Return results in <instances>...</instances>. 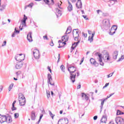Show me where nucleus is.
<instances>
[{
  "mask_svg": "<svg viewBox=\"0 0 124 124\" xmlns=\"http://www.w3.org/2000/svg\"><path fill=\"white\" fill-rule=\"evenodd\" d=\"M6 45V41H5L3 43V44L2 45V47H3V46H5Z\"/></svg>",
  "mask_w": 124,
  "mask_h": 124,
  "instance_id": "59",
  "label": "nucleus"
},
{
  "mask_svg": "<svg viewBox=\"0 0 124 124\" xmlns=\"http://www.w3.org/2000/svg\"><path fill=\"white\" fill-rule=\"evenodd\" d=\"M56 15L57 17V18H59V17H61V16L62 15V10H60L58 8L56 9Z\"/></svg>",
  "mask_w": 124,
  "mask_h": 124,
  "instance_id": "14",
  "label": "nucleus"
},
{
  "mask_svg": "<svg viewBox=\"0 0 124 124\" xmlns=\"http://www.w3.org/2000/svg\"><path fill=\"white\" fill-rule=\"evenodd\" d=\"M48 112H49V115H50V117H51L52 120H54V117H55V115L53 114V113H52V112H51V111H50V110H49Z\"/></svg>",
  "mask_w": 124,
  "mask_h": 124,
  "instance_id": "34",
  "label": "nucleus"
},
{
  "mask_svg": "<svg viewBox=\"0 0 124 124\" xmlns=\"http://www.w3.org/2000/svg\"><path fill=\"white\" fill-rule=\"evenodd\" d=\"M107 121V118H106V116L103 115L102 117V119H101V123H106Z\"/></svg>",
  "mask_w": 124,
  "mask_h": 124,
  "instance_id": "25",
  "label": "nucleus"
},
{
  "mask_svg": "<svg viewBox=\"0 0 124 124\" xmlns=\"http://www.w3.org/2000/svg\"><path fill=\"white\" fill-rule=\"evenodd\" d=\"M112 31H117V29H118V27L116 25H113L111 28Z\"/></svg>",
  "mask_w": 124,
  "mask_h": 124,
  "instance_id": "30",
  "label": "nucleus"
},
{
  "mask_svg": "<svg viewBox=\"0 0 124 124\" xmlns=\"http://www.w3.org/2000/svg\"><path fill=\"white\" fill-rule=\"evenodd\" d=\"M76 5L78 8H82V1H81V0H78Z\"/></svg>",
  "mask_w": 124,
  "mask_h": 124,
  "instance_id": "19",
  "label": "nucleus"
},
{
  "mask_svg": "<svg viewBox=\"0 0 124 124\" xmlns=\"http://www.w3.org/2000/svg\"><path fill=\"white\" fill-rule=\"evenodd\" d=\"M114 94H115V93H110L109 95L107 96L106 99H108V98H109V97H111V96H112V95H114Z\"/></svg>",
  "mask_w": 124,
  "mask_h": 124,
  "instance_id": "39",
  "label": "nucleus"
},
{
  "mask_svg": "<svg viewBox=\"0 0 124 124\" xmlns=\"http://www.w3.org/2000/svg\"><path fill=\"white\" fill-rule=\"evenodd\" d=\"M46 95H47V98H49V97H50V92L46 91Z\"/></svg>",
  "mask_w": 124,
  "mask_h": 124,
  "instance_id": "46",
  "label": "nucleus"
},
{
  "mask_svg": "<svg viewBox=\"0 0 124 124\" xmlns=\"http://www.w3.org/2000/svg\"><path fill=\"white\" fill-rule=\"evenodd\" d=\"M3 89V86L2 85H1L0 87V93L2 91Z\"/></svg>",
  "mask_w": 124,
  "mask_h": 124,
  "instance_id": "57",
  "label": "nucleus"
},
{
  "mask_svg": "<svg viewBox=\"0 0 124 124\" xmlns=\"http://www.w3.org/2000/svg\"><path fill=\"white\" fill-rule=\"evenodd\" d=\"M68 70L70 74V79L72 83H74L75 82V78H76V73H75L76 71V68L74 66H70L68 68Z\"/></svg>",
  "mask_w": 124,
  "mask_h": 124,
  "instance_id": "1",
  "label": "nucleus"
},
{
  "mask_svg": "<svg viewBox=\"0 0 124 124\" xmlns=\"http://www.w3.org/2000/svg\"><path fill=\"white\" fill-rule=\"evenodd\" d=\"M23 66V62L17 61L15 65V68L16 69H20Z\"/></svg>",
  "mask_w": 124,
  "mask_h": 124,
  "instance_id": "10",
  "label": "nucleus"
},
{
  "mask_svg": "<svg viewBox=\"0 0 124 124\" xmlns=\"http://www.w3.org/2000/svg\"><path fill=\"white\" fill-rule=\"evenodd\" d=\"M6 121V115H1V114H0V124H3V123H5Z\"/></svg>",
  "mask_w": 124,
  "mask_h": 124,
  "instance_id": "11",
  "label": "nucleus"
},
{
  "mask_svg": "<svg viewBox=\"0 0 124 124\" xmlns=\"http://www.w3.org/2000/svg\"><path fill=\"white\" fill-rule=\"evenodd\" d=\"M115 122L117 124H124V118L118 117L115 118Z\"/></svg>",
  "mask_w": 124,
  "mask_h": 124,
  "instance_id": "8",
  "label": "nucleus"
},
{
  "mask_svg": "<svg viewBox=\"0 0 124 124\" xmlns=\"http://www.w3.org/2000/svg\"><path fill=\"white\" fill-rule=\"evenodd\" d=\"M42 117H43V114H41L40 116V118L39 119V121H38V124H39V123H40V121H41V119H42Z\"/></svg>",
  "mask_w": 124,
  "mask_h": 124,
  "instance_id": "43",
  "label": "nucleus"
},
{
  "mask_svg": "<svg viewBox=\"0 0 124 124\" xmlns=\"http://www.w3.org/2000/svg\"><path fill=\"white\" fill-rule=\"evenodd\" d=\"M118 55H119V52L118 51H114L112 54V59H113V60H117Z\"/></svg>",
  "mask_w": 124,
  "mask_h": 124,
  "instance_id": "18",
  "label": "nucleus"
},
{
  "mask_svg": "<svg viewBox=\"0 0 124 124\" xmlns=\"http://www.w3.org/2000/svg\"><path fill=\"white\" fill-rule=\"evenodd\" d=\"M90 61L92 64H93L95 62V60L93 58H91Z\"/></svg>",
  "mask_w": 124,
  "mask_h": 124,
  "instance_id": "35",
  "label": "nucleus"
},
{
  "mask_svg": "<svg viewBox=\"0 0 124 124\" xmlns=\"http://www.w3.org/2000/svg\"><path fill=\"white\" fill-rule=\"evenodd\" d=\"M28 7H31H31H32L33 6V3L31 2V3L29 4L28 5Z\"/></svg>",
  "mask_w": 124,
  "mask_h": 124,
  "instance_id": "48",
  "label": "nucleus"
},
{
  "mask_svg": "<svg viewBox=\"0 0 124 124\" xmlns=\"http://www.w3.org/2000/svg\"><path fill=\"white\" fill-rule=\"evenodd\" d=\"M31 32H29V34L27 35V38L29 42H32V37H31Z\"/></svg>",
  "mask_w": 124,
  "mask_h": 124,
  "instance_id": "17",
  "label": "nucleus"
},
{
  "mask_svg": "<svg viewBox=\"0 0 124 124\" xmlns=\"http://www.w3.org/2000/svg\"><path fill=\"white\" fill-rule=\"evenodd\" d=\"M103 59H104L105 62L110 60L109 53L108 52H106V53L103 56Z\"/></svg>",
  "mask_w": 124,
  "mask_h": 124,
  "instance_id": "12",
  "label": "nucleus"
},
{
  "mask_svg": "<svg viewBox=\"0 0 124 124\" xmlns=\"http://www.w3.org/2000/svg\"><path fill=\"white\" fill-rule=\"evenodd\" d=\"M102 23L103 27L105 30H108L110 28V22L108 19H104Z\"/></svg>",
  "mask_w": 124,
  "mask_h": 124,
  "instance_id": "4",
  "label": "nucleus"
},
{
  "mask_svg": "<svg viewBox=\"0 0 124 124\" xmlns=\"http://www.w3.org/2000/svg\"><path fill=\"white\" fill-rule=\"evenodd\" d=\"M104 102H105V99H104L101 103V111H102L103 108V105H104Z\"/></svg>",
  "mask_w": 124,
  "mask_h": 124,
  "instance_id": "31",
  "label": "nucleus"
},
{
  "mask_svg": "<svg viewBox=\"0 0 124 124\" xmlns=\"http://www.w3.org/2000/svg\"><path fill=\"white\" fill-rule=\"evenodd\" d=\"M93 119L94 121H96V120H97V116H94Z\"/></svg>",
  "mask_w": 124,
  "mask_h": 124,
  "instance_id": "58",
  "label": "nucleus"
},
{
  "mask_svg": "<svg viewBox=\"0 0 124 124\" xmlns=\"http://www.w3.org/2000/svg\"><path fill=\"white\" fill-rule=\"evenodd\" d=\"M75 31H79V29H74L73 31V34H74V32H75Z\"/></svg>",
  "mask_w": 124,
  "mask_h": 124,
  "instance_id": "61",
  "label": "nucleus"
},
{
  "mask_svg": "<svg viewBox=\"0 0 124 124\" xmlns=\"http://www.w3.org/2000/svg\"><path fill=\"white\" fill-rule=\"evenodd\" d=\"M44 1L46 3V4H48V3H49V0H44ZM52 2H53V3H54V0H51Z\"/></svg>",
  "mask_w": 124,
  "mask_h": 124,
  "instance_id": "38",
  "label": "nucleus"
},
{
  "mask_svg": "<svg viewBox=\"0 0 124 124\" xmlns=\"http://www.w3.org/2000/svg\"><path fill=\"white\" fill-rule=\"evenodd\" d=\"M33 54L35 59H36L37 60H38V59H39V51L38 50L34 49L33 51Z\"/></svg>",
  "mask_w": 124,
  "mask_h": 124,
  "instance_id": "9",
  "label": "nucleus"
},
{
  "mask_svg": "<svg viewBox=\"0 0 124 124\" xmlns=\"http://www.w3.org/2000/svg\"><path fill=\"white\" fill-rule=\"evenodd\" d=\"M116 1L117 0H108V2L109 6H111V5H113L116 3Z\"/></svg>",
  "mask_w": 124,
  "mask_h": 124,
  "instance_id": "21",
  "label": "nucleus"
},
{
  "mask_svg": "<svg viewBox=\"0 0 124 124\" xmlns=\"http://www.w3.org/2000/svg\"><path fill=\"white\" fill-rule=\"evenodd\" d=\"M79 43H80V41H78L77 43H74L73 45L71 47V49L72 50H74V49H75V48H76V47H77L78 44H79Z\"/></svg>",
  "mask_w": 124,
  "mask_h": 124,
  "instance_id": "20",
  "label": "nucleus"
},
{
  "mask_svg": "<svg viewBox=\"0 0 124 124\" xmlns=\"http://www.w3.org/2000/svg\"><path fill=\"white\" fill-rule=\"evenodd\" d=\"M43 38L45 40L46 39V40H48V37L47 36V35H46V36H44Z\"/></svg>",
  "mask_w": 124,
  "mask_h": 124,
  "instance_id": "54",
  "label": "nucleus"
},
{
  "mask_svg": "<svg viewBox=\"0 0 124 124\" xmlns=\"http://www.w3.org/2000/svg\"><path fill=\"white\" fill-rule=\"evenodd\" d=\"M48 83L50 84V85H51V86L55 85V83L52 82H51V81H50V82H49Z\"/></svg>",
  "mask_w": 124,
  "mask_h": 124,
  "instance_id": "52",
  "label": "nucleus"
},
{
  "mask_svg": "<svg viewBox=\"0 0 124 124\" xmlns=\"http://www.w3.org/2000/svg\"><path fill=\"white\" fill-rule=\"evenodd\" d=\"M62 1H60L58 3V6L60 9H62V8L61 7V5H62Z\"/></svg>",
  "mask_w": 124,
  "mask_h": 124,
  "instance_id": "36",
  "label": "nucleus"
},
{
  "mask_svg": "<svg viewBox=\"0 0 124 124\" xmlns=\"http://www.w3.org/2000/svg\"><path fill=\"white\" fill-rule=\"evenodd\" d=\"M74 38L75 41H79V36H74Z\"/></svg>",
  "mask_w": 124,
  "mask_h": 124,
  "instance_id": "42",
  "label": "nucleus"
},
{
  "mask_svg": "<svg viewBox=\"0 0 124 124\" xmlns=\"http://www.w3.org/2000/svg\"><path fill=\"white\" fill-rule=\"evenodd\" d=\"M116 33L115 31H114L111 29L109 31L108 33L109 35H113V34H114V33Z\"/></svg>",
  "mask_w": 124,
  "mask_h": 124,
  "instance_id": "27",
  "label": "nucleus"
},
{
  "mask_svg": "<svg viewBox=\"0 0 124 124\" xmlns=\"http://www.w3.org/2000/svg\"><path fill=\"white\" fill-rule=\"evenodd\" d=\"M47 78H48L47 83H49V82H50V81H51V80H52V76L50 74H48Z\"/></svg>",
  "mask_w": 124,
  "mask_h": 124,
  "instance_id": "28",
  "label": "nucleus"
},
{
  "mask_svg": "<svg viewBox=\"0 0 124 124\" xmlns=\"http://www.w3.org/2000/svg\"><path fill=\"white\" fill-rule=\"evenodd\" d=\"M5 123H7L8 124H10V123H12V117L11 115H8L7 116H6Z\"/></svg>",
  "mask_w": 124,
  "mask_h": 124,
  "instance_id": "13",
  "label": "nucleus"
},
{
  "mask_svg": "<svg viewBox=\"0 0 124 124\" xmlns=\"http://www.w3.org/2000/svg\"><path fill=\"white\" fill-rule=\"evenodd\" d=\"M71 32V27H69L67 28V30L65 32V34H69Z\"/></svg>",
  "mask_w": 124,
  "mask_h": 124,
  "instance_id": "26",
  "label": "nucleus"
},
{
  "mask_svg": "<svg viewBox=\"0 0 124 124\" xmlns=\"http://www.w3.org/2000/svg\"><path fill=\"white\" fill-rule=\"evenodd\" d=\"M14 32L16 33H20V31L17 30L16 28H15V31Z\"/></svg>",
  "mask_w": 124,
  "mask_h": 124,
  "instance_id": "49",
  "label": "nucleus"
},
{
  "mask_svg": "<svg viewBox=\"0 0 124 124\" xmlns=\"http://www.w3.org/2000/svg\"><path fill=\"white\" fill-rule=\"evenodd\" d=\"M124 113L121 111V110L118 109L117 112V115H124Z\"/></svg>",
  "mask_w": 124,
  "mask_h": 124,
  "instance_id": "33",
  "label": "nucleus"
},
{
  "mask_svg": "<svg viewBox=\"0 0 124 124\" xmlns=\"http://www.w3.org/2000/svg\"><path fill=\"white\" fill-rule=\"evenodd\" d=\"M60 68L62 72H65V71H64V69H65V67H64L63 65H61L60 66Z\"/></svg>",
  "mask_w": 124,
  "mask_h": 124,
  "instance_id": "32",
  "label": "nucleus"
},
{
  "mask_svg": "<svg viewBox=\"0 0 124 124\" xmlns=\"http://www.w3.org/2000/svg\"><path fill=\"white\" fill-rule=\"evenodd\" d=\"M78 32L79 31H75V32H74V34L73 33V37H74V36H79Z\"/></svg>",
  "mask_w": 124,
  "mask_h": 124,
  "instance_id": "29",
  "label": "nucleus"
},
{
  "mask_svg": "<svg viewBox=\"0 0 124 124\" xmlns=\"http://www.w3.org/2000/svg\"><path fill=\"white\" fill-rule=\"evenodd\" d=\"M82 17H83L85 20H89V18L87 17V16L83 15V16H82Z\"/></svg>",
  "mask_w": 124,
  "mask_h": 124,
  "instance_id": "51",
  "label": "nucleus"
},
{
  "mask_svg": "<svg viewBox=\"0 0 124 124\" xmlns=\"http://www.w3.org/2000/svg\"><path fill=\"white\" fill-rule=\"evenodd\" d=\"M82 34L84 36V37H87V34H85L84 32L82 33Z\"/></svg>",
  "mask_w": 124,
  "mask_h": 124,
  "instance_id": "63",
  "label": "nucleus"
},
{
  "mask_svg": "<svg viewBox=\"0 0 124 124\" xmlns=\"http://www.w3.org/2000/svg\"><path fill=\"white\" fill-rule=\"evenodd\" d=\"M124 59V55L121 56V58L119 59V60L117 61V62H121V61H123V60Z\"/></svg>",
  "mask_w": 124,
  "mask_h": 124,
  "instance_id": "37",
  "label": "nucleus"
},
{
  "mask_svg": "<svg viewBox=\"0 0 124 124\" xmlns=\"http://www.w3.org/2000/svg\"><path fill=\"white\" fill-rule=\"evenodd\" d=\"M16 34V33H15V32H14L12 35V37H15Z\"/></svg>",
  "mask_w": 124,
  "mask_h": 124,
  "instance_id": "56",
  "label": "nucleus"
},
{
  "mask_svg": "<svg viewBox=\"0 0 124 124\" xmlns=\"http://www.w3.org/2000/svg\"><path fill=\"white\" fill-rule=\"evenodd\" d=\"M95 34V31H93L92 33V36L91 37V36H90L88 38V40L89 41H90V42L91 43H92V42H93V36H94Z\"/></svg>",
  "mask_w": 124,
  "mask_h": 124,
  "instance_id": "16",
  "label": "nucleus"
},
{
  "mask_svg": "<svg viewBox=\"0 0 124 124\" xmlns=\"http://www.w3.org/2000/svg\"><path fill=\"white\" fill-rule=\"evenodd\" d=\"M50 46H54V43H53V41L50 44Z\"/></svg>",
  "mask_w": 124,
  "mask_h": 124,
  "instance_id": "64",
  "label": "nucleus"
},
{
  "mask_svg": "<svg viewBox=\"0 0 124 124\" xmlns=\"http://www.w3.org/2000/svg\"><path fill=\"white\" fill-rule=\"evenodd\" d=\"M12 88H13V84H11L9 87V92H10L11 90H12Z\"/></svg>",
  "mask_w": 124,
  "mask_h": 124,
  "instance_id": "41",
  "label": "nucleus"
},
{
  "mask_svg": "<svg viewBox=\"0 0 124 124\" xmlns=\"http://www.w3.org/2000/svg\"><path fill=\"white\" fill-rule=\"evenodd\" d=\"M69 36L67 35L62 36V40H59L58 43H59V46L58 48H62L63 46H61V44H66L67 41H68Z\"/></svg>",
  "mask_w": 124,
  "mask_h": 124,
  "instance_id": "2",
  "label": "nucleus"
},
{
  "mask_svg": "<svg viewBox=\"0 0 124 124\" xmlns=\"http://www.w3.org/2000/svg\"><path fill=\"white\" fill-rule=\"evenodd\" d=\"M94 64V65H95V66H98V63H97V62H94V63L93 64Z\"/></svg>",
  "mask_w": 124,
  "mask_h": 124,
  "instance_id": "53",
  "label": "nucleus"
},
{
  "mask_svg": "<svg viewBox=\"0 0 124 124\" xmlns=\"http://www.w3.org/2000/svg\"><path fill=\"white\" fill-rule=\"evenodd\" d=\"M12 110L13 111H15V110H17V108H16V107H15V105H12Z\"/></svg>",
  "mask_w": 124,
  "mask_h": 124,
  "instance_id": "47",
  "label": "nucleus"
},
{
  "mask_svg": "<svg viewBox=\"0 0 124 124\" xmlns=\"http://www.w3.org/2000/svg\"><path fill=\"white\" fill-rule=\"evenodd\" d=\"M108 86H109V83H107L103 87V89H105V88H107V87H108Z\"/></svg>",
  "mask_w": 124,
  "mask_h": 124,
  "instance_id": "50",
  "label": "nucleus"
},
{
  "mask_svg": "<svg viewBox=\"0 0 124 124\" xmlns=\"http://www.w3.org/2000/svg\"><path fill=\"white\" fill-rule=\"evenodd\" d=\"M25 58V55L23 54H17L15 57V60L16 62H22L24 61Z\"/></svg>",
  "mask_w": 124,
  "mask_h": 124,
  "instance_id": "5",
  "label": "nucleus"
},
{
  "mask_svg": "<svg viewBox=\"0 0 124 124\" xmlns=\"http://www.w3.org/2000/svg\"><path fill=\"white\" fill-rule=\"evenodd\" d=\"M113 74H114V72H113L112 73H110V74L109 75H108L107 76V77L108 78H110V77H112V76H113Z\"/></svg>",
  "mask_w": 124,
  "mask_h": 124,
  "instance_id": "45",
  "label": "nucleus"
},
{
  "mask_svg": "<svg viewBox=\"0 0 124 124\" xmlns=\"http://www.w3.org/2000/svg\"><path fill=\"white\" fill-rule=\"evenodd\" d=\"M5 7H6V4H3L0 6V11H3L5 9Z\"/></svg>",
  "mask_w": 124,
  "mask_h": 124,
  "instance_id": "24",
  "label": "nucleus"
},
{
  "mask_svg": "<svg viewBox=\"0 0 124 124\" xmlns=\"http://www.w3.org/2000/svg\"><path fill=\"white\" fill-rule=\"evenodd\" d=\"M27 19L28 17L24 15L23 19L21 20V24L19 27L20 31H23V27H26V21H27ZM21 27H22V28H21Z\"/></svg>",
  "mask_w": 124,
  "mask_h": 124,
  "instance_id": "6",
  "label": "nucleus"
},
{
  "mask_svg": "<svg viewBox=\"0 0 124 124\" xmlns=\"http://www.w3.org/2000/svg\"><path fill=\"white\" fill-rule=\"evenodd\" d=\"M68 6L67 7V9L68 11H69V12H71V11H72V10H73V7L72 6V4H71V3H70L69 0H68Z\"/></svg>",
  "mask_w": 124,
  "mask_h": 124,
  "instance_id": "15",
  "label": "nucleus"
},
{
  "mask_svg": "<svg viewBox=\"0 0 124 124\" xmlns=\"http://www.w3.org/2000/svg\"><path fill=\"white\" fill-rule=\"evenodd\" d=\"M96 11H97V14H99V13H102V11H101V10H98Z\"/></svg>",
  "mask_w": 124,
  "mask_h": 124,
  "instance_id": "55",
  "label": "nucleus"
},
{
  "mask_svg": "<svg viewBox=\"0 0 124 124\" xmlns=\"http://www.w3.org/2000/svg\"><path fill=\"white\" fill-rule=\"evenodd\" d=\"M61 55L60 54H58V60L57 61V62H60V58Z\"/></svg>",
  "mask_w": 124,
  "mask_h": 124,
  "instance_id": "62",
  "label": "nucleus"
},
{
  "mask_svg": "<svg viewBox=\"0 0 124 124\" xmlns=\"http://www.w3.org/2000/svg\"><path fill=\"white\" fill-rule=\"evenodd\" d=\"M15 119H17V118H19V113H16L14 115Z\"/></svg>",
  "mask_w": 124,
  "mask_h": 124,
  "instance_id": "40",
  "label": "nucleus"
},
{
  "mask_svg": "<svg viewBox=\"0 0 124 124\" xmlns=\"http://www.w3.org/2000/svg\"><path fill=\"white\" fill-rule=\"evenodd\" d=\"M35 118H36V116H35V112L33 111L31 113V120H32V121H34Z\"/></svg>",
  "mask_w": 124,
  "mask_h": 124,
  "instance_id": "23",
  "label": "nucleus"
},
{
  "mask_svg": "<svg viewBox=\"0 0 124 124\" xmlns=\"http://www.w3.org/2000/svg\"><path fill=\"white\" fill-rule=\"evenodd\" d=\"M16 74L17 76H18V75H20V74H21V72H17L16 73Z\"/></svg>",
  "mask_w": 124,
  "mask_h": 124,
  "instance_id": "60",
  "label": "nucleus"
},
{
  "mask_svg": "<svg viewBox=\"0 0 124 124\" xmlns=\"http://www.w3.org/2000/svg\"><path fill=\"white\" fill-rule=\"evenodd\" d=\"M81 96L82 97H84L85 99H86V101L89 100V99H90V97H89V94H86L85 93H81Z\"/></svg>",
  "mask_w": 124,
  "mask_h": 124,
  "instance_id": "22",
  "label": "nucleus"
},
{
  "mask_svg": "<svg viewBox=\"0 0 124 124\" xmlns=\"http://www.w3.org/2000/svg\"><path fill=\"white\" fill-rule=\"evenodd\" d=\"M95 56H97L99 57L98 61L100 62V65L104 66V63L102 62V55L99 52L95 53Z\"/></svg>",
  "mask_w": 124,
  "mask_h": 124,
  "instance_id": "7",
  "label": "nucleus"
},
{
  "mask_svg": "<svg viewBox=\"0 0 124 124\" xmlns=\"http://www.w3.org/2000/svg\"><path fill=\"white\" fill-rule=\"evenodd\" d=\"M42 117H43V114H41L40 116V118L39 119V121H38V124H39V123H40V121H41V119H42Z\"/></svg>",
  "mask_w": 124,
  "mask_h": 124,
  "instance_id": "44",
  "label": "nucleus"
},
{
  "mask_svg": "<svg viewBox=\"0 0 124 124\" xmlns=\"http://www.w3.org/2000/svg\"><path fill=\"white\" fill-rule=\"evenodd\" d=\"M18 101L20 106H24L26 104V98H25L23 93H20L19 94Z\"/></svg>",
  "mask_w": 124,
  "mask_h": 124,
  "instance_id": "3",
  "label": "nucleus"
}]
</instances>
